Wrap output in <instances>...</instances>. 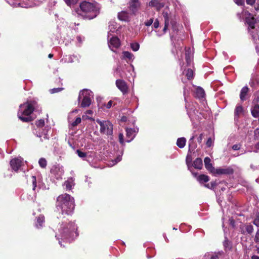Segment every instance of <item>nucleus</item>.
Here are the masks:
<instances>
[{"mask_svg":"<svg viewBox=\"0 0 259 259\" xmlns=\"http://www.w3.org/2000/svg\"><path fill=\"white\" fill-rule=\"evenodd\" d=\"M244 109L241 105H237L234 111V118L235 120H237L238 117L243 115Z\"/></svg>","mask_w":259,"mask_h":259,"instance_id":"2eb2a0df","label":"nucleus"},{"mask_svg":"<svg viewBox=\"0 0 259 259\" xmlns=\"http://www.w3.org/2000/svg\"><path fill=\"white\" fill-rule=\"evenodd\" d=\"M119 142L121 144H123L124 143L123 141V135L122 134H119Z\"/></svg>","mask_w":259,"mask_h":259,"instance_id":"864d4df0","label":"nucleus"},{"mask_svg":"<svg viewBox=\"0 0 259 259\" xmlns=\"http://www.w3.org/2000/svg\"><path fill=\"white\" fill-rule=\"evenodd\" d=\"M234 172L233 169L231 167L215 168L212 174L214 175H230Z\"/></svg>","mask_w":259,"mask_h":259,"instance_id":"f8f14e48","label":"nucleus"},{"mask_svg":"<svg viewBox=\"0 0 259 259\" xmlns=\"http://www.w3.org/2000/svg\"><path fill=\"white\" fill-rule=\"evenodd\" d=\"M186 108L187 110V113L190 116V111L188 110V105L187 104H186Z\"/></svg>","mask_w":259,"mask_h":259,"instance_id":"e2e57ef3","label":"nucleus"},{"mask_svg":"<svg viewBox=\"0 0 259 259\" xmlns=\"http://www.w3.org/2000/svg\"><path fill=\"white\" fill-rule=\"evenodd\" d=\"M251 258L252 259H259V256H257V255H253L252 257H251Z\"/></svg>","mask_w":259,"mask_h":259,"instance_id":"0e129e2a","label":"nucleus"},{"mask_svg":"<svg viewBox=\"0 0 259 259\" xmlns=\"http://www.w3.org/2000/svg\"><path fill=\"white\" fill-rule=\"evenodd\" d=\"M93 98V94L92 91L89 90L84 89L79 93L78 100L81 102L80 107L85 108L89 107L92 102V99Z\"/></svg>","mask_w":259,"mask_h":259,"instance_id":"39448f33","label":"nucleus"},{"mask_svg":"<svg viewBox=\"0 0 259 259\" xmlns=\"http://www.w3.org/2000/svg\"><path fill=\"white\" fill-rule=\"evenodd\" d=\"M191 159L190 160V161H189V159H188V157L187 156V158H186V163L187 164V166L188 167V169H190V163L191 162Z\"/></svg>","mask_w":259,"mask_h":259,"instance_id":"bf43d9fd","label":"nucleus"},{"mask_svg":"<svg viewBox=\"0 0 259 259\" xmlns=\"http://www.w3.org/2000/svg\"><path fill=\"white\" fill-rule=\"evenodd\" d=\"M80 10H77L78 15L88 19L95 18L99 13L100 6L97 3L83 2L80 4Z\"/></svg>","mask_w":259,"mask_h":259,"instance_id":"f03ea898","label":"nucleus"},{"mask_svg":"<svg viewBox=\"0 0 259 259\" xmlns=\"http://www.w3.org/2000/svg\"><path fill=\"white\" fill-rule=\"evenodd\" d=\"M73 58H76V57L74 56H66L60 60V62L62 63H72L74 61Z\"/></svg>","mask_w":259,"mask_h":259,"instance_id":"b1692460","label":"nucleus"},{"mask_svg":"<svg viewBox=\"0 0 259 259\" xmlns=\"http://www.w3.org/2000/svg\"><path fill=\"white\" fill-rule=\"evenodd\" d=\"M203 138V134H201L197 139V141L199 143H201L202 142V139Z\"/></svg>","mask_w":259,"mask_h":259,"instance_id":"5fc2aeb1","label":"nucleus"},{"mask_svg":"<svg viewBox=\"0 0 259 259\" xmlns=\"http://www.w3.org/2000/svg\"><path fill=\"white\" fill-rule=\"evenodd\" d=\"M250 35L251 36L252 40L254 43H259V27L248 30Z\"/></svg>","mask_w":259,"mask_h":259,"instance_id":"4468645a","label":"nucleus"},{"mask_svg":"<svg viewBox=\"0 0 259 259\" xmlns=\"http://www.w3.org/2000/svg\"><path fill=\"white\" fill-rule=\"evenodd\" d=\"M86 113H88V114H92L93 111L92 110H88L86 112Z\"/></svg>","mask_w":259,"mask_h":259,"instance_id":"338daca9","label":"nucleus"},{"mask_svg":"<svg viewBox=\"0 0 259 259\" xmlns=\"http://www.w3.org/2000/svg\"><path fill=\"white\" fill-rule=\"evenodd\" d=\"M108 46L110 49L115 52L114 49H117L120 46L119 39L116 36H112L108 40Z\"/></svg>","mask_w":259,"mask_h":259,"instance_id":"9b49d317","label":"nucleus"},{"mask_svg":"<svg viewBox=\"0 0 259 259\" xmlns=\"http://www.w3.org/2000/svg\"><path fill=\"white\" fill-rule=\"evenodd\" d=\"M64 186L66 190H70L72 188V182L69 181H67L64 182Z\"/></svg>","mask_w":259,"mask_h":259,"instance_id":"c9c22d12","label":"nucleus"},{"mask_svg":"<svg viewBox=\"0 0 259 259\" xmlns=\"http://www.w3.org/2000/svg\"><path fill=\"white\" fill-rule=\"evenodd\" d=\"M212 144H213V142L212 141L211 138H208L206 143V146L208 147H210L212 145Z\"/></svg>","mask_w":259,"mask_h":259,"instance_id":"49530a36","label":"nucleus"},{"mask_svg":"<svg viewBox=\"0 0 259 259\" xmlns=\"http://www.w3.org/2000/svg\"><path fill=\"white\" fill-rule=\"evenodd\" d=\"M35 102L34 101L27 102L19 106L18 112V118L23 122L31 121L30 115L34 111Z\"/></svg>","mask_w":259,"mask_h":259,"instance_id":"20e7f679","label":"nucleus"},{"mask_svg":"<svg viewBox=\"0 0 259 259\" xmlns=\"http://www.w3.org/2000/svg\"><path fill=\"white\" fill-rule=\"evenodd\" d=\"M204 162L205 168L211 173L212 174L213 171H214V170L215 168L212 166V164L211 163L210 159L208 157H205L204 160Z\"/></svg>","mask_w":259,"mask_h":259,"instance_id":"dca6fc26","label":"nucleus"},{"mask_svg":"<svg viewBox=\"0 0 259 259\" xmlns=\"http://www.w3.org/2000/svg\"><path fill=\"white\" fill-rule=\"evenodd\" d=\"M121 160V157L120 156H118L115 160L114 161H113L112 162H113V164H112V165H115V164H116L117 162L120 161Z\"/></svg>","mask_w":259,"mask_h":259,"instance_id":"8fccbe9b","label":"nucleus"},{"mask_svg":"<svg viewBox=\"0 0 259 259\" xmlns=\"http://www.w3.org/2000/svg\"><path fill=\"white\" fill-rule=\"evenodd\" d=\"M51 173L57 179H61L64 174L63 167L59 164L54 165L51 169Z\"/></svg>","mask_w":259,"mask_h":259,"instance_id":"0eeeda50","label":"nucleus"},{"mask_svg":"<svg viewBox=\"0 0 259 259\" xmlns=\"http://www.w3.org/2000/svg\"><path fill=\"white\" fill-rule=\"evenodd\" d=\"M116 85L123 94H125L127 93L128 87L126 83L123 80L117 79L116 81Z\"/></svg>","mask_w":259,"mask_h":259,"instance_id":"ddd939ff","label":"nucleus"},{"mask_svg":"<svg viewBox=\"0 0 259 259\" xmlns=\"http://www.w3.org/2000/svg\"><path fill=\"white\" fill-rule=\"evenodd\" d=\"M45 222V217L42 215H40L37 219L36 227L37 228H40L42 227Z\"/></svg>","mask_w":259,"mask_h":259,"instance_id":"bb28decb","label":"nucleus"},{"mask_svg":"<svg viewBox=\"0 0 259 259\" xmlns=\"http://www.w3.org/2000/svg\"><path fill=\"white\" fill-rule=\"evenodd\" d=\"M193 74H194L193 70L191 68L188 69L187 70L186 75L188 79H191L193 78Z\"/></svg>","mask_w":259,"mask_h":259,"instance_id":"f704fd0d","label":"nucleus"},{"mask_svg":"<svg viewBox=\"0 0 259 259\" xmlns=\"http://www.w3.org/2000/svg\"><path fill=\"white\" fill-rule=\"evenodd\" d=\"M255 148L256 149L255 150H254V152H259V142L257 143L255 145Z\"/></svg>","mask_w":259,"mask_h":259,"instance_id":"052dcab7","label":"nucleus"},{"mask_svg":"<svg viewBox=\"0 0 259 259\" xmlns=\"http://www.w3.org/2000/svg\"><path fill=\"white\" fill-rule=\"evenodd\" d=\"M254 134L255 139L258 140L259 139V128H256L254 131Z\"/></svg>","mask_w":259,"mask_h":259,"instance_id":"09e8293b","label":"nucleus"},{"mask_svg":"<svg viewBox=\"0 0 259 259\" xmlns=\"http://www.w3.org/2000/svg\"><path fill=\"white\" fill-rule=\"evenodd\" d=\"M56 211L59 213L58 218H61V215L70 214L74 208V201L73 197L66 193L59 195L56 201Z\"/></svg>","mask_w":259,"mask_h":259,"instance_id":"f257e3e1","label":"nucleus"},{"mask_svg":"<svg viewBox=\"0 0 259 259\" xmlns=\"http://www.w3.org/2000/svg\"><path fill=\"white\" fill-rule=\"evenodd\" d=\"M140 5V4L138 0H130V8L133 13L137 11Z\"/></svg>","mask_w":259,"mask_h":259,"instance_id":"f3484780","label":"nucleus"},{"mask_svg":"<svg viewBox=\"0 0 259 259\" xmlns=\"http://www.w3.org/2000/svg\"><path fill=\"white\" fill-rule=\"evenodd\" d=\"M257 102L258 104H259V94L258 95L257 97Z\"/></svg>","mask_w":259,"mask_h":259,"instance_id":"774afa93","label":"nucleus"},{"mask_svg":"<svg viewBox=\"0 0 259 259\" xmlns=\"http://www.w3.org/2000/svg\"><path fill=\"white\" fill-rule=\"evenodd\" d=\"M49 131V128L45 127V129H43V131L41 133L39 132L37 136L40 138L43 137V138L45 139H48L49 138V135L48 134Z\"/></svg>","mask_w":259,"mask_h":259,"instance_id":"c85d7f7f","label":"nucleus"},{"mask_svg":"<svg viewBox=\"0 0 259 259\" xmlns=\"http://www.w3.org/2000/svg\"><path fill=\"white\" fill-rule=\"evenodd\" d=\"M248 91L247 87H244L241 90L240 94V98L241 101H245L246 100V96Z\"/></svg>","mask_w":259,"mask_h":259,"instance_id":"6ab92c4d","label":"nucleus"},{"mask_svg":"<svg viewBox=\"0 0 259 259\" xmlns=\"http://www.w3.org/2000/svg\"><path fill=\"white\" fill-rule=\"evenodd\" d=\"M256 243H259V229L257 231L254 239Z\"/></svg>","mask_w":259,"mask_h":259,"instance_id":"de8ad7c7","label":"nucleus"},{"mask_svg":"<svg viewBox=\"0 0 259 259\" xmlns=\"http://www.w3.org/2000/svg\"><path fill=\"white\" fill-rule=\"evenodd\" d=\"M153 22V19L151 18L149 20H148L146 21H145V25L147 26H149L152 25Z\"/></svg>","mask_w":259,"mask_h":259,"instance_id":"a18cd8bd","label":"nucleus"},{"mask_svg":"<svg viewBox=\"0 0 259 259\" xmlns=\"http://www.w3.org/2000/svg\"><path fill=\"white\" fill-rule=\"evenodd\" d=\"M186 139L185 138H178L177 141V145L180 148H183L186 145Z\"/></svg>","mask_w":259,"mask_h":259,"instance_id":"cd10ccee","label":"nucleus"},{"mask_svg":"<svg viewBox=\"0 0 259 259\" xmlns=\"http://www.w3.org/2000/svg\"><path fill=\"white\" fill-rule=\"evenodd\" d=\"M153 26H154V27L155 28H157L158 27V26H159V22H158V21L157 19L154 21V22L153 23Z\"/></svg>","mask_w":259,"mask_h":259,"instance_id":"4d7b16f0","label":"nucleus"},{"mask_svg":"<svg viewBox=\"0 0 259 259\" xmlns=\"http://www.w3.org/2000/svg\"><path fill=\"white\" fill-rule=\"evenodd\" d=\"M252 115L255 117H259V104L255 105L251 109Z\"/></svg>","mask_w":259,"mask_h":259,"instance_id":"a878e982","label":"nucleus"},{"mask_svg":"<svg viewBox=\"0 0 259 259\" xmlns=\"http://www.w3.org/2000/svg\"><path fill=\"white\" fill-rule=\"evenodd\" d=\"M192 54L190 49L186 50V60L188 65H190L192 61Z\"/></svg>","mask_w":259,"mask_h":259,"instance_id":"5701e85b","label":"nucleus"},{"mask_svg":"<svg viewBox=\"0 0 259 259\" xmlns=\"http://www.w3.org/2000/svg\"><path fill=\"white\" fill-rule=\"evenodd\" d=\"M23 164V159L21 157L14 158L10 161L11 167L15 171H17Z\"/></svg>","mask_w":259,"mask_h":259,"instance_id":"1a4fd4ad","label":"nucleus"},{"mask_svg":"<svg viewBox=\"0 0 259 259\" xmlns=\"http://www.w3.org/2000/svg\"><path fill=\"white\" fill-rule=\"evenodd\" d=\"M35 124L37 127L40 128V129H39V131H40V128L42 127L45 124V121L44 119L38 120L36 121Z\"/></svg>","mask_w":259,"mask_h":259,"instance_id":"e433bc0d","label":"nucleus"},{"mask_svg":"<svg viewBox=\"0 0 259 259\" xmlns=\"http://www.w3.org/2000/svg\"><path fill=\"white\" fill-rule=\"evenodd\" d=\"M97 122L100 126V132L107 136H111L113 134V125L108 120L101 121L97 120Z\"/></svg>","mask_w":259,"mask_h":259,"instance_id":"423d86ee","label":"nucleus"},{"mask_svg":"<svg viewBox=\"0 0 259 259\" xmlns=\"http://www.w3.org/2000/svg\"><path fill=\"white\" fill-rule=\"evenodd\" d=\"M163 16L164 18V27L163 29V31L164 33H165L169 25L168 15L167 12H163Z\"/></svg>","mask_w":259,"mask_h":259,"instance_id":"4be33fe9","label":"nucleus"},{"mask_svg":"<svg viewBox=\"0 0 259 259\" xmlns=\"http://www.w3.org/2000/svg\"><path fill=\"white\" fill-rule=\"evenodd\" d=\"M235 3L238 5H242L244 3V0H234Z\"/></svg>","mask_w":259,"mask_h":259,"instance_id":"3c124183","label":"nucleus"},{"mask_svg":"<svg viewBox=\"0 0 259 259\" xmlns=\"http://www.w3.org/2000/svg\"><path fill=\"white\" fill-rule=\"evenodd\" d=\"M118 17L121 20L126 21L128 18V15L126 12H121L118 13Z\"/></svg>","mask_w":259,"mask_h":259,"instance_id":"c756f323","label":"nucleus"},{"mask_svg":"<svg viewBox=\"0 0 259 259\" xmlns=\"http://www.w3.org/2000/svg\"><path fill=\"white\" fill-rule=\"evenodd\" d=\"M126 132L127 137H131L133 136V137L132 138L131 140H127V142H130L133 139L134 137L135 136V134L138 132V129L136 130L135 128H126Z\"/></svg>","mask_w":259,"mask_h":259,"instance_id":"aec40b11","label":"nucleus"},{"mask_svg":"<svg viewBox=\"0 0 259 259\" xmlns=\"http://www.w3.org/2000/svg\"><path fill=\"white\" fill-rule=\"evenodd\" d=\"M245 230L248 234H251L253 232V228L251 225L245 226Z\"/></svg>","mask_w":259,"mask_h":259,"instance_id":"58836bf2","label":"nucleus"},{"mask_svg":"<svg viewBox=\"0 0 259 259\" xmlns=\"http://www.w3.org/2000/svg\"><path fill=\"white\" fill-rule=\"evenodd\" d=\"M198 181H199L200 183L207 182L209 180L208 176L204 175H200L198 178Z\"/></svg>","mask_w":259,"mask_h":259,"instance_id":"7c9ffc66","label":"nucleus"},{"mask_svg":"<svg viewBox=\"0 0 259 259\" xmlns=\"http://www.w3.org/2000/svg\"><path fill=\"white\" fill-rule=\"evenodd\" d=\"M224 256L223 251L218 252H206L203 259H222Z\"/></svg>","mask_w":259,"mask_h":259,"instance_id":"9d476101","label":"nucleus"},{"mask_svg":"<svg viewBox=\"0 0 259 259\" xmlns=\"http://www.w3.org/2000/svg\"><path fill=\"white\" fill-rule=\"evenodd\" d=\"M196 96L199 99L204 98L205 96V92L204 90L200 87L197 88L196 90Z\"/></svg>","mask_w":259,"mask_h":259,"instance_id":"393cba45","label":"nucleus"},{"mask_svg":"<svg viewBox=\"0 0 259 259\" xmlns=\"http://www.w3.org/2000/svg\"><path fill=\"white\" fill-rule=\"evenodd\" d=\"M81 118L80 117H77L75 119V120L72 122V125L73 126H76L77 124L80 123L81 122Z\"/></svg>","mask_w":259,"mask_h":259,"instance_id":"c03bdc74","label":"nucleus"},{"mask_svg":"<svg viewBox=\"0 0 259 259\" xmlns=\"http://www.w3.org/2000/svg\"><path fill=\"white\" fill-rule=\"evenodd\" d=\"M245 15H248V17H246L245 18L246 23L248 25V30H251L252 29H254L258 27L256 25V20L254 19L253 17L251 16V14L249 13L248 12H245Z\"/></svg>","mask_w":259,"mask_h":259,"instance_id":"6e6552de","label":"nucleus"},{"mask_svg":"<svg viewBox=\"0 0 259 259\" xmlns=\"http://www.w3.org/2000/svg\"><path fill=\"white\" fill-rule=\"evenodd\" d=\"M148 5L151 7H154L157 11L164 7V5L159 3L157 0H151Z\"/></svg>","mask_w":259,"mask_h":259,"instance_id":"a211bd4d","label":"nucleus"},{"mask_svg":"<svg viewBox=\"0 0 259 259\" xmlns=\"http://www.w3.org/2000/svg\"><path fill=\"white\" fill-rule=\"evenodd\" d=\"M240 147H241L240 145H239V144H235V145H234L232 146V149L234 150H238L240 149Z\"/></svg>","mask_w":259,"mask_h":259,"instance_id":"603ef678","label":"nucleus"},{"mask_svg":"<svg viewBox=\"0 0 259 259\" xmlns=\"http://www.w3.org/2000/svg\"><path fill=\"white\" fill-rule=\"evenodd\" d=\"M123 55L124 59L132 60L134 58V55L129 52L124 51L123 52Z\"/></svg>","mask_w":259,"mask_h":259,"instance_id":"2f4dec72","label":"nucleus"},{"mask_svg":"<svg viewBox=\"0 0 259 259\" xmlns=\"http://www.w3.org/2000/svg\"><path fill=\"white\" fill-rule=\"evenodd\" d=\"M77 40L80 44H81L83 40L82 37L80 36H77Z\"/></svg>","mask_w":259,"mask_h":259,"instance_id":"680f3d73","label":"nucleus"},{"mask_svg":"<svg viewBox=\"0 0 259 259\" xmlns=\"http://www.w3.org/2000/svg\"><path fill=\"white\" fill-rule=\"evenodd\" d=\"M184 98H185V102H186V91H185V88H184Z\"/></svg>","mask_w":259,"mask_h":259,"instance_id":"69168bd1","label":"nucleus"},{"mask_svg":"<svg viewBox=\"0 0 259 259\" xmlns=\"http://www.w3.org/2000/svg\"><path fill=\"white\" fill-rule=\"evenodd\" d=\"M255 0H246V3L248 5H252L255 3Z\"/></svg>","mask_w":259,"mask_h":259,"instance_id":"6e6d98bb","label":"nucleus"},{"mask_svg":"<svg viewBox=\"0 0 259 259\" xmlns=\"http://www.w3.org/2000/svg\"><path fill=\"white\" fill-rule=\"evenodd\" d=\"M65 3L69 6H71L77 3L78 0H64Z\"/></svg>","mask_w":259,"mask_h":259,"instance_id":"ea45409f","label":"nucleus"},{"mask_svg":"<svg viewBox=\"0 0 259 259\" xmlns=\"http://www.w3.org/2000/svg\"><path fill=\"white\" fill-rule=\"evenodd\" d=\"M38 163L39 166L43 168H45L46 167L47 165V162L45 158H40L39 159Z\"/></svg>","mask_w":259,"mask_h":259,"instance_id":"473e14b6","label":"nucleus"},{"mask_svg":"<svg viewBox=\"0 0 259 259\" xmlns=\"http://www.w3.org/2000/svg\"><path fill=\"white\" fill-rule=\"evenodd\" d=\"M61 239L66 240L67 242H71L74 237L77 236L76 233L77 227L73 222L64 221L60 225L59 229Z\"/></svg>","mask_w":259,"mask_h":259,"instance_id":"7ed1b4c3","label":"nucleus"},{"mask_svg":"<svg viewBox=\"0 0 259 259\" xmlns=\"http://www.w3.org/2000/svg\"><path fill=\"white\" fill-rule=\"evenodd\" d=\"M63 90V88H54V89H51L50 90V92L51 94H54V93H58V92L62 91Z\"/></svg>","mask_w":259,"mask_h":259,"instance_id":"79ce46f5","label":"nucleus"},{"mask_svg":"<svg viewBox=\"0 0 259 259\" xmlns=\"http://www.w3.org/2000/svg\"><path fill=\"white\" fill-rule=\"evenodd\" d=\"M76 153L80 158H82L83 160H85V158L87 157V153L85 152H82L80 150H77L76 151Z\"/></svg>","mask_w":259,"mask_h":259,"instance_id":"72a5a7b5","label":"nucleus"},{"mask_svg":"<svg viewBox=\"0 0 259 259\" xmlns=\"http://www.w3.org/2000/svg\"><path fill=\"white\" fill-rule=\"evenodd\" d=\"M203 165L202 160L200 158H197L193 162V166L196 169H200Z\"/></svg>","mask_w":259,"mask_h":259,"instance_id":"412c9836","label":"nucleus"},{"mask_svg":"<svg viewBox=\"0 0 259 259\" xmlns=\"http://www.w3.org/2000/svg\"><path fill=\"white\" fill-rule=\"evenodd\" d=\"M131 47L134 51H137L139 49L140 45L138 43H133L131 44Z\"/></svg>","mask_w":259,"mask_h":259,"instance_id":"4c0bfd02","label":"nucleus"},{"mask_svg":"<svg viewBox=\"0 0 259 259\" xmlns=\"http://www.w3.org/2000/svg\"><path fill=\"white\" fill-rule=\"evenodd\" d=\"M112 103L113 102L112 101H109L106 105L107 108H110L112 105Z\"/></svg>","mask_w":259,"mask_h":259,"instance_id":"13d9d810","label":"nucleus"},{"mask_svg":"<svg viewBox=\"0 0 259 259\" xmlns=\"http://www.w3.org/2000/svg\"><path fill=\"white\" fill-rule=\"evenodd\" d=\"M31 179H32V186H33L32 189L33 191H35V189L37 187L36 177L35 176H32Z\"/></svg>","mask_w":259,"mask_h":259,"instance_id":"a19ab883","label":"nucleus"},{"mask_svg":"<svg viewBox=\"0 0 259 259\" xmlns=\"http://www.w3.org/2000/svg\"><path fill=\"white\" fill-rule=\"evenodd\" d=\"M253 224L259 227V212L256 215V217L253 221Z\"/></svg>","mask_w":259,"mask_h":259,"instance_id":"37998d69","label":"nucleus"}]
</instances>
